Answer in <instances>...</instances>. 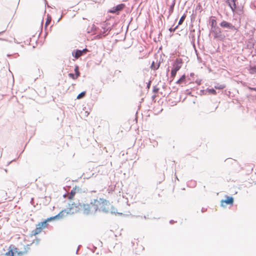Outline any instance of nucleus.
I'll list each match as a JSON object with an SVG mask.
<instances>
[{
  "label": "nucleus",
  "instance_id": "nucleus-1",
  "mask_svg": "<svg viewBox=\"0 0 256 256\" xmlns=\"http://www.w3.org/2000/svg\"><path fill=\"white\" fill-rule=\"evenodd\" d=\"M98 203L97 199L92 200L90 204L74 202L71 204H69L70 207L64 210H66V216L68 214H74L80 210L82 211L84 214H93L98 210Z\"/></svg>",
  "mask_w": 256,
  "mask_h": 256
},
{
  "label": "nucleus",
  "instance_id": "nucleus-2",
  "mask_svg": "<svg viewBox=\"0 0 256 256\" xmlns=\"http://www.w3.org/2000/svg\"><path fill=\"white\" fill-rule=\"evenodd\" d=\"M98 210L104 213L108 212L110 204L106 200L100 198L98 200Z\"/></svg>",
  "mask_w": 256,
  "mask_h": 256
},
{
  "label": "nucleus",
  "instance_id": "nucleus-3",
  "mask_svg": "<svg viewBox=\"0 0 256 256\" xmlns=\"http://www.w3.org/2000/svg\"><path fill=\"white\" fill-rule=\"evenodd\" d=\"M65 213H66V210H62V211H61L59 214H58L56 216L48 218L44 221L40 222L38 224V226H42V228H44L46 226L48 222L52 220L60 219V218H64V216H66V214Z\"/></svg>",
  "mask_w": 256,
  "mask_h": 256
},
{
  "label": "nucleus",
  "instance_id": "nucleus-4",
  "mask_svg": "<svg viewBox=\"0 0 256 256\" xmlns=\"http://www.w3.org/2000/svg\"><path fill=\"white\" fill-rule=\"evenodd\" d=\"M88 50L86 48L82 50H74L72 52V56L76 59H78L81 56H83L84 54H86L88 52Z\"/></svg>",
  "mask_w": 256,
  "mask_h": 256
},
{
  "label": "nucleus",
  "instance_id": "nucleus-5",
  "mask_svg": "<svg viewBox=\"0 0 256 256\" xmlns=\"http://www.w3.org/2000/svg\"><path fill=\"white\" fill-rule=\"evenodd\" d=\"M220 25L221 27L225 28H227L228 30H235L238 29L233 26L231 23H230L226 21L222 20L220 24Z\"/></svg>",
  "mask_w": 256,
  "mask_h": 256
},
{
  "label": "nucleus",
  "instance_id": "nucleus-6",
  "mask_svg": "<svg viewBox=\"0 0 256 256\" xmlns=\"http://www.w3.org/2000/svg\"><path fill=\"white\" fill-rule=\"evenodd\" d=\"M102 30H100L99 34L97 36L100 38L106 36L107 34H108L109 32H110L111 30L110 27H108L106 26H102Z\"/></svg>",
  "mask_w": 256,
  "mask_h": 256
},
{
  "label": "nucleus",
  "instance_id": "nucleus-7",
  "mask_svg": "<svg viewBox=\"0 0 256 256\" xmlns=\"http://www.w3.org/2000/svg\"><path fill=\"white\" fill-rule=\"evenodd\" d=\"M182 66V60L180 58H176L173 64L172 69L178 72L181 68Z\"/></svg>",
  "mask_w": 256,
  "mask_h": 256
},
{
  "label": "nucleus",
  "instance_id": "nucleus-8",
  "mask_svg": "<svg viewBox=\"0 0 256 256\" xmlns=\"http://www.w3.org/2000/svg\"><path fill=\"white\" fill-rule=\"evenodd\" d=\"M237 0H227L226 1L227 4L232 12L235 11L236 8Z\"/></svg>",
  "mask_w": 256,
  "mask_h": 256
},
{
  "label": "nucleus",
  "instance_id": "nucleus-9",
  "mask_svg": "<svg viewBox=\"0 0 256 256\" xmlns=\"http://www.w3.org/2000/svg\"><path fill=\"white\" fill-rule=\"evenodd\" d=\"M226 204H232L234 202V198L232 196H227L226 198L224 200H221V206H224V203Z\"/></svg>",
  "mask_w": 256,
  "mask_h": 256
},
{
  "label": "nucleus",
  "instance_id": "nucleus-10",
  "mask_svg": "<svg viewBox=\"0 0 256 256\" xmlns=\"http://www.w3.org/2000/svg\"><path fill=\"white\" fill-rule=\"evenodd\" d=\"M200 92H202L203 94H208L216 95V90L214 88H207L206 90H200Z\"/></svg>",
  "mask_w": 256,
  "mask_h": 256
},
{
  "label": "nucleus",
  "instance_id": "nucleus-11",
  "mask_svg": "<svg viewBox=\"0 0 256 256\" xmlns=\"http://www.w3.org/2000/svg\"><path fill=\"white\" fill-rule=\"evenodd\" d=\"M211 30L215 34V38H218L221 34L220 29L218 26L214 28Z\"/></svg>",
  "mask_w": 256,
  "mask_h": 256
},
{
  "label": "nucleus",
  "instance_id": "nucleus-12",
  "mask_svg": "<svg viewBox=\"0 0 256 256\" xmlns=\"http://www.w3.org/2000/svg\"><path fill=\"white\" fill-rule=\"evenodd\" d=\"M42 230V226L37 224L36 228L32 232V235H36L41 232Z\"/></svg>",
  "mask_w": 256,
  "mask_h": 256
},
{
  "label": "nucleus",
  "instance_id": "nucleus-13",
  "mask_svg": "<svg viewBox=\"0 0 256 256\" xmlns=\"http://www.w3.org/2000/svg\"><path fill=\"white\" fill-rule=\"evenodd\" d=\"M175 4L176 3L174 1L169 3V4L168 5L170 6L168 10L169 16H170L173 12Z\"/></svg>",
  "mask_w": 256,
  "mask_h": 256
},
{
  "label": "nucleus",
  "instance_id": "nucleus-14",
  "mask_svg": "<svg viewBox=\"0 0 256 256\" xmlns=\"http://www.w3.org/2000/svg\"><path fill=\"white\" fill-rule=\"evenodd\" d=\"M124 4H121L117 5L116 6H114V10H116L118 12H119L120 11L122 10L124 8Z\"/></svg>",
  "mask_w": 256,
  "mask_h": 256
},
{
  "label": "nucleus",
  "instance_id": "nucleus-15",
  "mask_svg": "<svg viewBox=\"0 0 256 256\" xmlns=\"http://www.w3.org/2000/svg\"><path fill=\"white\" fill-rule=\"evenodd\" d=\"M76 187L75 188H74L70 192V194L68 195V199L70 200L72 199L74 196L76 194Z\"/></svg>",
  "mask_w": 256,
  "mask_h": 256
},
{
  "label": "nucleus",
  "instance_id": "nucleus-16",
  "mask_svg": "<svg viewBox=\"0 0 256 256\" xmlns=\"http://www.w3.org/2000/svg\"><path fill=\"white\" fill-rule=\"evenodd\" d=\"M250 74H256V66H250Z\"/></svg>",
  "mask_w": 256,
  "mask_h": 256
},
{
  "label": "nucleus",
  "instance_id": "nucleus-17",
  "mask_svg": "<svg viewBox=\"0 0 256 256\" xmlns=\"http://www.w3.org/2000/svg\"><path fill=\"white\" fill-rule=\"evenodd\" d=\"M51 20H52V18H51V17L50 16H49L48 14L47 16V18H46V24H45V27L46 28V26H48L50 22H51Z\"/></svg>",
  "mask_w": 256,
  "mask_h": 256
},
{
  "label": "nucleus",
  "instance_id": "nucleus-18",
  "mask_svg": "<svg viewBox=\"0 0 256 256\" xmlns=\"http://www.w3.org/2000/svg\"><path fill=\"white\" fill-rule=\"evenodd\" d=\"M186 80V76L184 75H183L181 76V78L178 79L177 82L176 84H181L184 81Z\"/></svg>",
  "mask_w": 256,
  "mask_h": 256
},
{
  "label": "nucleus",
  "instance_id": "nucleus-19",
  "mask_svg": "<svg viewBox=\"0 0 256 256\" xmlns=\"http://www.w3.org/2000/svg\"><path fill=\"white\" fill-rule=\"evenodd\" d=\"M74 72H75V75L76 76V77H78L80 75V72H79V68H78V66H75Z\"/></svg>",
  "mask_w": 256,
  "mask_h": 256
},
{
  "label": "nucleus",
  "instance_id": "nucleus-20",
  "mask_svg": "<svg viewBox=\"0 0 256 256\" xmlns=\"http://www.w3.org/2000/svg\"><path fill=\"white\" fill-rule=\"evenodd\" d=\"M226 86L224 84H217L214 86L215 88L218 90H222L225 88Z\"/></svg>",
  "mask_w": 256,
  "mask_h": 256
},
{
  "label": "nucleus",
  "instance_id": "nucleus-21",
  "mask_svg": "<svg viewBox=\"0 0 256 256\" xmlns=\"http://www.w3.org/2000/svg\"><path fill=\"white\" fill-rule=\"evenodd\" d=\"M210 25H211L212 29L214 27H217L216 20H214V19L210 21Z\"/></svg>",
  "mask_w": 256,
  "mask_h": 256
},
{
  "label": "nucleus",
  "instance_id": "nucleus-22",
  "mask_svg": "<svg viewBox=\"0 0 256 256\" xmlns=\"http://www.w3.org/2000/svg\"><path fill=\"white\" fill-rule=\"evenodd\" d=\"M177 72L174 69L172 68L171 70V78H172V80H173L174 78L176 76Z\"/></svg>",
  "mask_w": 256,
  "mask_h": 256
},
{
  "label": "nucleus",
  "instance_id": "nucleus-23",
  "mask_svg": "<svg viewBox=\"0 0 256 256\" xmlns=\"http://www.w3.org/2000/svg\"><path fill=\"white\" fill-rule=\"evenodd\" d=\"M85 95H86V92H82L78 94V96H77V98L80 99V98H82L83 97H84L85 96Z\"/></svg>",
  "mask_w": 256,
  "mask_h": 256
},
{
  "label": "nucleus",
  "instance_id": "nucleus-24",
  "mask_svg": "<svg viewBox=\"0 0 256 256\" xmlns=\"http://www.w3.org/2000/svg\"><path fill=\"white\" fill-rule=\"evenodd\" d=\"M186 18V16L185 15H183L180 18V20H179V22H178V25H180L181 24H182V22H184V20Z\"/></svg>",
  "mask_w": 256,
  "mask_h": 256
},
{
  "label": "nucleus",
  "instance_id": "nucleus-25",
  "mask_svg": "<svg viewBox=\"0 0 256 256\" xmlns=\"http://www.w3.org/2000/svg\"><path fill=\"white\" fill-rule=\"evenodd\" d=\"M159 66H160V64H158V65L156 66L154 65V62H152V66H151L152 68L154 70L158 69Z\"/></svg>",
  "mask_w": 256,
  "mask_h": 256
},
{
  "label": "nucleus",
  "instance_id": "nucleus-26",
  "mask_svg": "<svg viewBox=\"0 0 256 256\" xmlns=\"http://www.w3.org/2000/svg\"><path fill=\"white\" fill-rule=\"evenodd\" d=\"M4 256H14V252L12 250L6 252Z\"/></svg>",
  "mask_w": 256,
  "mask_h": 256
},
{
  "label": "nucleus",
  "instance_id": "nucleus-27",
  "mask_svg": "<svg viewBox=\"0 0 256 256\" xmlns=\"http://www.w3.org/2000/svg\"><path fill=\"white\" fill-rule=\"evenodd\" d=\"M68 76L70 78H72L74 80H75L78 78V77H76V76L72 73H70L68 74Z\"/></svg>",
  "mask_w": 256,
  "mask_h": 256
},
{
  "label": "nucleus",
  "instance_id": "nucleus-28",
  "mask_svg": "<svg viewBox=\"0 0 256 256\" xmlns=\"http://www.w3.org/2000/svg\"><path fill=\"white\" fill-rule=\"evenodd\" d=\"M159 90V88L156 86H153L152 92L154 93H157Z\"/></svg>",
  "mask_w": 256,
  "mask_h": 256
},
{
  "label": "nucleus",
  "instance_id": "nucleus-29",
  "mask_svg": "<svg viewBox=\"0 0 256 256\" xmlns=\"http://www.w3.org/2000/svg\"><path fill=\"white\" fill-rule=\"evenodd\" d=\"M178 26H176V27H175L174 28H169V30L172 32H174L175 31V30H176V28H177Z\"/></svg>",
  "mask_w": 256,
  "mask_h": 256
},
{
  "label": "nucleus",
  "instance_id": "nucleus-30",
  "mask_svg": "<svg viewBox=\"0 0 256 256\" xmlns=\"http://www.w3.org/2000/svg\"><path fill=\"white\" fill-rule=\"evenodd\" d=\"M110 12H112V13H116V12H118L116 10H114V7L110 10Z\"/></svg>",
  "mask_w": 256,
  "mask_h": 256
},
{
  "label": "nucleus",
  "instance_id": "nucleus-31",
  "mask_svg": "<svg viewBox=\"0 0 256 256\" xmlns=\"http://www.w3.org/2000/svg\"><path fill=\"white\" fill-rule=\"evenodd\" d=\"M172 1H174V2H176V0H166V2L167 5H168L169 3H170V2H172Z\"/></svg>",
  "mask_w": 256,
  "mask_h": 256
},
{
  "label": "nucleus",
  "instance_id": "nucleus-32",
  "mask_svg": "<svg viewBox=\"0 0 256 256\" xmlns=\"http://www.w3.org/2000/svg\"><path fill=\"white\" fill-rule=\"evenodd\" d=\"M150 84H151V82H150H150L148 83V84H147V86H146V87H147V88H148V89H149V88H150Z\"/></svg>",
  "mask_w": 256,
  "mask_h": 256
},
{
  "label": "nucleus",
  "instance_id": "nucleus-33",
  "mask_svg": "<svg viewBox=\"0 0 256 256\" xmlns=\"http://www.w3.org/2000/svg\"><path fill=\"white\" fill-rule=\"evenodd\" d=\"M248 88L250 90H254V91H256V88H251V87H249Z\"/></svg>",
  "mask_w": 256,
  "mask_h": 256
},
{
  "label": "nucleus",
  "instance_id": "nucleus-34",
  "mask_svg": "<svg viewBox=\"0 0 256 256\" xmlns=\"http://www.w3.org/2000/svg\"><path fill=\"white\" fill-rule=\"evenodd\" d=\"M170 224H172L174 222V220H171L170 222Z\"/></svg>",
  "mask_w": 256,
  "mask_h": 256
},
{
  "label": "nucleus",
  "instance_id": "nucleus-35",
  "mask_svg": "<svg viewBox=\"0 0 256 256\" xmlns=\"http://www.w3.org/2000/svg\"><path fill=\"white\" fill-rule=\"evenodd\" d=\"M61 18H62V17H60V18L58 19V22H59V21L61 19Z\"/></svg>",
  "mask_w": 256,
  "mask_h": 256
},
{
  "label": "nucleus",
  "instance_id": "nucleus-36",
  "mask_svg": "<svg viewBox=\"0 0 256 256\" xmlns=\"http://www.w3.org/2000/svg\"><path fill=\"white\" fill-rule=\"evenodd\" d=\"M204 209L202 208V212H204Z\"/></svg>",
  "mask_w": 256,
  "mask_h": 256
},
{
  "label": "nucleus",
  "instance_id": "nucleus-37",
  "mask_svg": "<svg viewBox=\"0 0 256 256\" xmlns=\"http://www.w3.org/2000/svg\"><path fill=\"white\" fill-rule=\"evenodd\" d=\"M204 209L202 208V212H204Z\"/></svg>",
  "mask_w": 256,
  "mask_h": 256
},
{
  "label": "nucleus",
  "instance_id": "nucleus-38",
  "mask_svg": "<svg viewBox=\"0 0 256 256\" xmlns=\"http://www.w3.org/2000/svg\"><path fill=\"white\" fill-rule=\"evenodd\" d=\"M94 25H93V27H92V28H94Z\"/></svg>",
  "mask_w": 256,
  "mask_h": 256
},
{
  "label": "nucleus",
  "instance_id": "nucleus-39",
  "mask_svg": "<svg viewBox=\"0 0 256 256\" xmlns=\"http://www.w3.org/2000/svg\"><path fill=\"white\" fill-rule=\"evenodd\" d=\"M66 196V194H64V196L65 197Z\"/></svg>",
  "mask_w": 256,
  "mask_h": 256
}]
</instances>
